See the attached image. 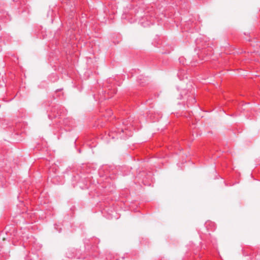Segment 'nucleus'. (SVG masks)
I'll list each match as a JSON object with an SVG mask.
<instances>
[{
    "label": "nucleus",
    "instance_id": "1",
    "mask_svg": "<svg viewBox=\"0 0 260 260\" xmlns=\"http://www.w3.org/2000/svg\"><path fill=\"white\" fill-rule=\"evenodd\" d=\"M196 102L195 98L193 95H188L187 99V104L188 105H191Z\"/></svg>",
    "mask_w": 260,
    "mask_h": 260
},
{
    "label": "nucleus",
    "instance_id": "2",
    "mask_svg": "<svg viewBox=\"0 0 260 260\" xmlns=\"http://www.w3.org/2000/svg\"><path fill=\"white\" fill-rule=\"evenodd\" d=\"M186 91L185 90H183L182 92L181 93L180 96H181L180 99H181L182 98L183 94H186Z\"/></svg>",
    "mask_w": 260,
    "mask_h": 260
}]
</instances>
